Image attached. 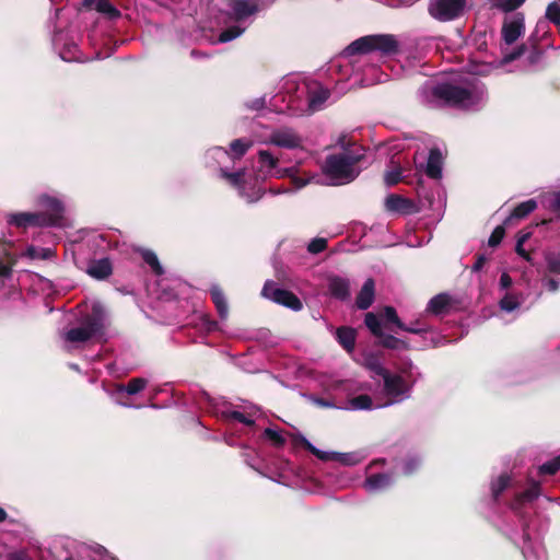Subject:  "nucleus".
<instances>
[{
	"label": "nucleus",
	"mask_w": 560,
	"mask_h": 560,
	"mask_svg": "<svg viewBox=\"0 0 560 560\" xmlns=\"http://www.w3.org/2000/svg\"><path fill=\"white\" fill-rule=\"evenodd\" d=\"M357 142H347L341 151L328 154L322 165V172L329 183L340 186L352 183L360 174L359 163L363 153L352 148Z\"/></svg>",
	"instance_id": "1"
},
{
	"label": "nucleus",
	"mask_w": 560,
	"mask_h": 560,
	"mask_svg": "<svg viewBox=\"0 0 560 560\" xmlns=\"http://www.w3.org/2000/svg\"><path fill=\"white\" fill-rule=\"evenodd\" d=\"M377 51L383 56H393L399 51V43L392 34L365 35L353 40L343 49V56L351 57Z\"/></svg>",
	"instance_id": "2"
},
{
	"label": "nucleus",
	"mask_w": 560,
	"mask_h": 560,
	"mask_svg": "<svg viewBox=\"0 0 560 560\" xmlns=\"http://www.w3.org/2000/svg\"><path fill=\"white\" fill-rule=\"evenodd\" d=\"M105 311L101 304H93L91 313L84 318L82 326L69 329L65 340L70 343L86 342L104 327Z\"/></svg>",
	"instance_id": "3"
},
{
	"label": "nucleus",
	"mask_w": 560,
	"mask_h": 560,
	"mask_svg": "<svg viewBox=\"0 0 560 560\" xmlns=\"http://www.w3.org/2000/svg\"><path fill=\"white\" fill-rule=\"evenodd\" d=\"M383 378V392L388 397L385 406L400 402L410 397L413 383H408L400 374L390 373L387 369H380Z\"/></svg>",
	"instance_id": "4"
},
{
	"label": "nucleus",
	"mask_w": 560,
	"mask_h": 560,
	"mask_svg": "<svg viewBox=\"0 0 560 560\" xmlns=\"http://www.w3.org/2000/svg\"><path fill=\"white\" fill-rule=\"evenodd\" d=\"M432 95L450 106L467 107L472 104V92L470 90L450 83L434 86Z\"/></svg>",
	"instance_id": "5"
},
{
	"label": "nucleus",
	"mask_w": 560,
	"mask_h": 560,
	"mask_svg": "<svg viewBox=\"0 0 560 560\" xmlns=\"http://www.w3.org/2000/svg\"><path fill=\"white\" fill-rule=\"evenodd\" d=\"M466 8V0H431L429 14L440 21L448 22L459 18Z\"/></svg>",
	"instance_id": "6"
},
{
	"label": "nucleus",
	"mask_w": 560,
	"mask_h": 560,
	"mask_svg": "<svg viewBox=\"0 0 560 560\" xmlns=\"http://www.w3.org/2000/svg\"><path fill=\"white\" fill-rule=\"evenodd\" d=\"M261 295L293 311H300L303 307L301 300L293 292L278 288L271 280L265 282Z\"/></svg>",
	"instance_id": "7"
},
{
	"label": "nucleus",
	"mask_w": 560,
	"mask_h": 560,
	"mask_svg": "<svg viewBox=\"0 0 560 560\" xmlns=\"http://www.w3.org/2000/svg\"><path fill=\"white\" fill-rule=\"evenodd\" d=\"M40 205L47 210L43 211L44 218L49 226H57L63 218V205L55 197L44 195L40 197Z\"/></svg>",
	"instance_id": "8"
},
{
	"label": "nucleus",
	"mask_w": 560,
	"mask_h": 560,
	"mask_svg": "<svg viewBox=\"0 0 560 560\" xmlns=\"http://www.w3.org/2000/svg\"><path fill=\"white\" fill-rule=\"evenodd\" d=\"M525 32L523 13H516L511 21H504L501 30L502 38L508 45L514 44Z\"/></svg>",
	"instance_id": "9"
},
{
	"label": "nucleus",
	"mask_w": 560,
	"mask_h": 560,
	"mask_svg": "<svg viewBox=\"0 0 560 560\" xmlns=\"http://www.w3.org/2000/svg\"><path fill=\"white\" fill-rule=\"evenodd\" d=\"M385 208L389 212L399 214H412L417 212L413 200L397 194H390L385 199Z\"/></svg>",
	"instance_id": "10"
},
{
	"label": "nucleus",
	"mask_w": 560,
	"mask_h": 560,
	"mask_svg": "<svg viewBox=\"0 0 560 560\" xmlns=\"http://www.w3.org/2000/svg\"><path fill=\"white\" fill-rule=\"evenodd\" d=\"M457 301L447 293H439L433 296L429 303L427 311L433 315H444L451 313V311L456 310Z\"/></svg>",
	"instance_id": "11"
},
{
	"label": "nucleus",
	"mask_w": 560,
	"mask_h": 560,
	"mask_svg": "<svg viewBox=\"0 0 560 560\" xmlns=\"http://www.w3.org/2000/svg\"><path fill=\"white\" fill-rule=\"evenodd\" d=\"M10 224H14L18 228H28V226H39L45 228L49 226L46 222L44 214L42 212H20L12 214L10 220Z\"/></svg>",
	"instance_id": "12"
},
{
	"label": "nucleus",
	"mask_w": 560,
	"mask_h": 560,
	"mask_svg": "<svg viewBox=\"0 0 560 560\" xmlns=\"http://www.w3.org/2000/svg\"><path fill=\"white\" fill-rule=\"evenodd\" d=\"M388 170L384 172V184L387 187H393L399 183L409 184L408 176L404 175L405 168L393 156L389 161Z\"/></svg>",
	"instance_id": "13"
},
{
	"label": "nucleus",
	"mask_w": 560,
	"mask_h": 560,
	"mask_svg": "<svg viewBox=\"0 0 560 560\" xmlns=\"http://www.w3.org/2000/svg\"><path fill=\"white\" fill-rule=\"evenodd\" d=\"M442 167H443V154L439 148L434 147L429 152L424 172H425L427 176L432 179H441L442 178Z\"/></svg>",
	"instance_id": "14"
},
{
	"label": "nucleus",
	"mask_w": 560,
	"mask_h": 560,
	"mask_svg": "<svg viewBox=\"0 0 560 560\" xmlns=\"http://www.w3.org/2000/svg\"><path fill=\"white\" fill-rule=\"evenodd\" d=\"M328 290L332 298L346 301L350 298V282L340 276L328 278Z\"/></svg>",
	"instance_id": "15"
},
{
	"label": "nucleus",
	"mask_w": 560,
	"mask_h": 560,
	"mask_svg": "<svg viewBox=\"0 0 560 560\" xmlns=\"http://www.w3.org/2000/svg\"><path fill=\"white\" fill-rule=\"evenodd\" d=\"M259 0H232L231 8L236 21L245 20L258 11Z\"/></svg>",
	"instance_id": "16"
},
{
	"label": "nucleus",
	"mask_w": 560,
	"mask_h": 560,
	"mask_svg": "<svg viewBox=\"0 0 560 560\" xmlns=\"http://www.w3.org/2000/svg\"><path fill=\"white\" fill-rule=\"evenodd\" d=\"M375 298V283L372 278H369L363 283L360 292L355 298V306L359 310H368L374 302Z\"/></svg>",
	"instance_id": "17"
},
{
	"label": "nucleus",
	"mask_w": 560,
	"mask_h": 560,
	"mask_svg": "<svg viewBox=\"0 0 560 560\" xmlns=\"http://www.w3.org/2000/svg\"><path fill=\"white\" fill-rule=\"evenodd\" d=\"M83 7L88 10L95 9L97 12L106 15L109 20H117L121 12L108 0H83Z\"/></svg>",
	"instance_id": "18"
},
{
	"label": "nucleus",
	"mask_w": 560,
	"mask_h": 560,
	"mask_svg": "<svg viewBox=\"0 0 560 560\" xmlns=\"http://www.w3.org/2000/svg\"><path fill=\"white\" fill-rule=\"evenodd\" d=\"M11 242L0 241V253L3 254L5 259L0 257V277H9L12 272V267L16 262L15 255L10 253V248L12 247Z\"/></svg>",
	"instance_id": "19"
},
{
	"label": "nucleus",
	"mask_w": 560,
	"mask_h": 560,
	"mask_svg": "<svg viewBox=\"0 0 560 560\" xmlns=\"http://www.w3.org/2000/svg\"><path fill=\"white\" fill-rule=\"evenodd\" d=\"M336 339L347 352H352L355 347L357 331L352 327L341 326L336 330Z\"/></svg>",
	"instance_id": "20"
},
{
	"label": "nucleus",
	"mask_w": 560,
	"mask_h": 560,
	"mask_svg": "<svg viewBox=\"0 0 560 560\" xmlns=\"http://www.w3.org/2000/svg\"><path fill=\"white\" fill-rule=\"evenodd\" d=\"M113 272V266L108 258H102L93 261L89 268L88 273L97 280L107 279Z\"/></svg>",
	"instance_id": "21"
},
{
	"label": "nucleus",
	"mask_w": 560,
	"mask_h": 560,
	"mask_svg": "<svg viewBox=\"0 0 560 560\" xmlns=\"http://www.w3.org/2000/svg\"><path fill=\"white\" fill-rule=\"evenodd\" d=\"M537 208V202L534 199H528L518 203L504 220L505 225H511L514 220H522L526 218Z\"/></svg>",
	"instance_id": "22"
},
{
	"label": "nucleus",
	"mask_w": 560,
	"mask_h": 560,
	"mask_svg": "<svg viewBox=\"0 0 560 560\" xmlns=\"http://www.w3.org/2000/svg\"><path fill=\"white\" fill-rule=\"evenodd\" d=\"M209 293L213 304L215 305L219 316L222 319H225L229 315V306L223 290L221 287L214 284L210 288Z\"/></svg>",
	"instance_id": "23"
},
{
	"label": "nucleus",
	"mask_w": 560,
	"mask_h": 560,
	"mask_svg": "<svg viewBox=\"0 0 560 560\" xmlns=\"http://www.w3.org/2000/svg\"><path fill=\"white\" fill-rule=\"evenodd\" d=\"M380 317L384 322V326L386 329L394 331L395 326L397 329L405 328V323L401 322L399 318L397 311L394 306L386 305L383 307L382 312L380 313Z\"/></svg>",
	"instance_id": "24"
},
{
	"label": "nucleus",
	"mask_w": 560,
	"mask_h": 560,
	"mask_svg": "<svg viewBox=\"0 0 560 560\" xmlns=\"http://www.w3.org/2000/svg\"><path fill=\"white\" fill-rule=\"evenodd\" d=\"M252 143L253 142H231L229 150L217 147L215 151L224 153L234 162L245 155Z\"/></svg>",
	"instance_id": "25"
},
{
	"label": "nucleus",
	"mask_w": 560,
	"mask_h": 560,
	"mask_svg": "<svg viewBox=\"0 0 560 560\" xmlns=\"http://www.w3.org/2000/svg\"><path fill=\"white\" fill-rule=\"evenodd\" d=\"M377 345L388 350H409L408 341L397 338L394 335L385 334L378 338Z\"/></svg>",
	"instance_id": "26"
},
{
	"label": "nucleus",
	"mask_w": 560,
	"mask_h": 560,
	"mask_svg": "<svg viewBox=\"0 0 560 560\" xmlns=\"http://www.w3.org/2000/svg\"><path fill=\"white\" fill-rule=\"evenodd\" d=\"M364 324L366 328L370 330L372 336L375 338H381L384 335L383 326H382V318L380 317V314L376 315L373 312H369L364 316Z\"/></svg>",
	"instance_id": "27"
},
{
	"label": "nucleus",
	"mask_w": 560,
	"mask_h": 560,
	"mask_svg": "<svg viewBox=\"0 0 560 560\" xmlns=\"http://www.w3.org/2000/svg\"><path fill=\"white\" fill-rule=\"evenodd\" d=\"M220 176L229 182V184L237 189L244 188L245 168H241L236 172H229L226 168H220Z\"/></svg>",
	"instance_id": "28"
},
{
	"label": "nucleus",
	"mask_w": 560,
	"mask_h": 560,
	"mask_svg": "<svg viewBox=\"0 0 560 560\" xmlns=\"http://www.w3.org/2000/svg\"><path fill=\"white\" fill-rule=\"evenodd\" d=\"M393 482L390 475L388 474H373L365 480V486L371 490L383 489L389 487Z\"/></svg>",
	"instance_id": "29"
},
{
	"label": "nucleus",
	"mask_w": 560,
	"mask_h": 560,
	"mask_svg": "<svg viewBox=\"0 0 560 560\" xmlns=\"http://www.w3.org/2000/svg\"><path fill=\"white\" fill-rule=\"evenodd\" d=\"M139 253L141 255V258L143 259V261L151 267L152 271L156 276H162L164 273V269H163L162 265L160 264V260H159L156 254L153 250L140 249Z\"/></svg>",
	"instance_id": "30"
},
{
	"label": "nucleus",
	"mask_w": 560,
	"mask_h": 560,
	"mask_svg": "<svg viewBox=\"0 0 560 560\" xmlns=\"http://www.w3.org/2000/svg\"><path fill=\"white\" fill-rule=\"evenodd\" d=\"M540 483L535 480H530L528 487L521 493L517 494L520 502H532L540 495Z\"/></svg>",
	"instance_id": "31"
},
{
	"label": "nucleus",
	"mask_w": 560,
	"mask_h": 560,
	"mask_svg": "<svg viewBox=\"0 0 560 560\" xmlns=\"http://www.w3.org/2000/svg\"><path fill=\"white\" fill-rule=\"evenodd\" d=\"M147 380L142 377H133L126 385H120L118 392H126L129 395H136L144 389Z\"/></svg>",
	"instance_id": "32"
},
{
	"label": "nucleus",
	"mask_w": 560,
	"mask_h": 560,
	"mask_svg": "<svg viewBox=\"0 0 560 560\" xmlns=\"http://www.w3.org/2000/svg\"><path fill=\"white\" fill-rule=\"evenodd\" d=\"M258 156L259 163L261 168L265 170V173L267 175H272V171L278 164V159L268 151H259Z\"/></svg>",
	"instance_id": "33"
},
{
	"label": "nucleus",
	"mask_w": 560,
	"mask_h": 560,
	"mask_svg": "<svg viewBox=\"0 0 560 560\" xmlns=\"http://www.w3.org/2000/svg\"><path fill=\"white\" fill-rule=\"evenodd\" d=\"M330 96V93L326 89H320L312 93L308 97V105L312 109H318Z\"/></svg>",
	"instance_id": "34"
},
{
	"label": "nucleus",
	"mask_w": 560,
	"mask_h": 560,
	"mask_svg": "<svg viewBox=\"0 0 560 560\" xmlns=\"http://www.w3.org/2000/svg\"><path fill=\"white\" fill-rule=\"evenodd\" d=\"M511 478L509 475H501L499 478L491 483L492 497L498 500L502 492L509 487Z\"/></svg>",
	"instance_id": "35"
},
{
	"label": "nucleus",
	"mask_w": 560,
	"mask_h": 560,
	"mask_svg": "<svg viewBox=\"0 0 560 560\" xmlns=\"http://www.w3.org/2000/svg\"><path fill=\"white\" fill-rule=\"evenodd\" d=\"M303 447L315 455L320 460H335L336 453H327L315 447L310 441L305 438H302Z\"/></svg>",
	"instance_id": "36"
},
{
	"label": "nucleus",
	"mask_w": 560,
	"mask_h": 560,
	"mask_svg": "<svg viewBox=\"0 0 560 560\" xmlns=\"http://www.w3.org/2000/svg\"><path fill=\"white\" fill-rule=\"evenodd\" d=\"M350 405L355 410H370L373 407V400L368 394H361L351 398Z\"/></svg>",
	"instance_id": "37"
},
{
	"label": "nucleus",
	"mask_w": 560,
	"mask_h": 560,
	"mask_svg": "<svg viewBox=\"0 0 560 560\" xmlns=\"http://www.w3.org/2000/svg\"><path fill=\"white\" fill-rule=\"evenodd\" d=\"M526 0H491L492 7L503 12H512L518 9Z\"/></svg>",
	"instance_id": "38"
},
{
	"label": "nucleus",
	"mask_w": 560,
	"mask_h": 560,
	"mask_svg": "<svg viewBox=\"0 0 560 560\" xmlns=\"http://www.w3.org/2000/svg\"><path fill=\"white\" fill-rule=\"evenodd\" d=\"M560 470V455L548 460L538 467L539 475L552 476Z\"/></svg>",
	"instance_id": "39"
},
{
	"label": "nucleus",
	"mask_w": 560,
	"mask_h": 560,
	"mask_svg": "<svg viewBox=\"0 0 560 560\" xmlns=\"http://www.w3.org/2000/svg\"><path fill=\"white\" fill-rule=\"evenodd\" d=\"M547 269L550 273L560 275V254H546Z\"/></svg>",
	"instance_id": "40"
},
{
	"label": "nucleus",
	"mask_w": 560,
	"mask_h": 560,
	"mask_svg": "<svg viewBox=\"0 0 560 560\" xmlns=\"http://www.w3.org/2000/svg\"><path fill=\"white\" fill-rule=\"evenodd\" d=\"M264 436L268 439L276 447H282L287 442L283 435L271 428L265 429Z\"/></svg>",
	"instance_id": "41"
},
{
	"label": "nucleus",
	"mask_w": 560,
	"mask_h": 560,
	"mask_svg": "<svg viewBox=\"0 0 560 560\" xmlns=\"http://www.w3.org/2000/svg\"><path fill=\"white\" fill-rule=\"evenodd\" d=\"M505 224L503 223L502 225H498L491 233L489 240H488V245L490 247H497L498 245H500V243L502 242L504 235H505Z\"/></svg>",
	"instance_id": "42"
},
{
	"label": "nucleus",
	"mask_w": 560,
	"mask_h": 560,
	"mask_svg": "<svg viewBox=\"0 0 560 560\" xmlns=\"http://www.w3.org/2000/svg\"><path fill=\"white\" fill-rule=\"evenodd\" d=\"M421 462L417 457H408L404 462L402 471L406 476H411L420 468Z\"/></svg>",
	"instance_id": "43"
},
{
	"label": "nucleus",
	"mask_w": 560,
	"mask_h": 560,
	"mask_svg": "<svg viewBox=\"0 0 560 560\" xmlns=\"http://www.w3.org/2000/svg\"><path fill=\"white\" fill-rule=\"evenodd\" d=\"M327 240L323 237H316L312 240L307 245V250L311 254H319L327 248Z\"/></svg>",
	"instance_id": "44"
},
{
	"label": "nucleus",
	"mask_w": 560,
	"mask_h": 560,
	"mask_svg": "<svg viewBox=\"0 0 560 560\" xmlns=\"http://www.w3.org/2000/svg\"><path fill=\"white\" fill-rule=\"evenodd\" d=\"M546 18L556 25H560V5L557 2H552L547 7Z\"/></svg>",
	"instance_id": "45"
},
{
	"label": "nucleus",
	"mask_w": 560,
	"mask_h": 560,
	"mask_svg": "<svg viewBox=\"0 0 560 560\" xmlns=\"http://www.w3.org/2000/svg\"><path fill=\"white\" fill-rule=\"evenodd\" d=\"M499 304H500V307L503 311H506V312H512V311L516 310L520 306V303L516 300V298L511 295V294H505L501 299Z\"/></svg>",
	"instance_id": "46"
},
{
	"label": "nucleus",
	"mask_w": 560,
	"mask_h": 560,
	"mask_svg": "<svg viewBox=\"0 0 560 560\" xmlns=\"http://www.w3.org/2000/svg\"><path fill=\"white\" fill-rule=\"evenodd\" d=\"M241 33H242V30L237 26L228 27L226 30L221 32V34L219 36V40L221 43H228V42L233 40L236 37H238L241 35Z\"/></svg>",
	"instance_id": "47"
},
{
	"label": "nucleus",
	"mask_w": 560,
	"mask_h": 560,
	"mask_svg": "<svg viewBox=\"0 0 560 560\" xmlns=\"http://www.w3.org/2000/svg\"><path fill=\"white\" fill-rule=\"evenodd\" d=\"M400 330L415 335H423L428 332V327L424 324L417 320L415 323H411L410 325L405 324V328H401Z\"/></svg>",
	"instance_id": "48"
},
{
	"label": "nucleus",
	"mask_w": 560,
	"mask_h": 560,
	"mask_svg": "<svg viewBox=\"0 0 560 560\" xmlns=\"http://www.w3.org/2000/svg\"><path fill=\"white\" fill-rule=\"evenodd\" d=\"M228 417H229V419L235 420V421L243 423L247 427H252L255 424V421L253 419L248 418L245 413L237 411V410L231 411Z\"/></svg>",
	"instance_id": "49"
},
{
	"label": "nucleus",
	"mask_w": 560,
	"mask_h": 560,
	"mask_svg": "<svg viewBox=\"0 0 560 560\" xmlns=\"http://www.w3.org/2000/svg\"><path fill=\"white\" fill-rule=\"evenodd\" d=\"M527 47L525 44L517 46L511 52L506 54L503 58L504 62H512L523 56L526 51Z\"/></svg>",
	"instance_id": "50"
},
{
	"label": "nucleus",
	"mask_w": 560,
	"mask_h": 560,
	"mask_svg": "<svg viewBox=\"0 0 560 560\" xmlns=\"http://www.w3.org/2000/svg\"><path fill=\"white\" fill-rule=\"evenodd\" d=\"M335 460L343 465H355L359 462V459L350 453H336Z\"/></svg>",
	"instance_id": "51"
},
{
	"label": "nucleus",
	"mask_w": 560,
	"mask_h": 560,
	"mask_svg": "<svg viewBox=\"0 0 560 560\" xmlns=\"http://www.w3.org/2000/svg\"><path fill=\"white\" fill-rule=\"evenodd\" d=\"M533 49L529 52L528 60L532 65L537 63L542 57V50L537 46L536 42L532 45Z\"/></svg>",
	"instance_id": "52"
},
{
	"label": "nucleus",
	"mask_w": 560,
	"mask_h": 560,
	"mask_svg": "<svg viewBox=\"0 0 560 560\" xmlns=\"http://www.w3.org/2000/svg\"><path fill=\"white\" fill-rule=\"evenodd\" d=\"M355 131H359V136L363 137L364 135L362 133V129L359 128V129H353L351 130L350 132H341L337 140H340V141H343V140H352L354 138V132Z\"/></svg>",
	"instance_id": "53"
},
{
	"label": "nucleus",
	"mask_w": 560,
	"mask_h": 560,
	"mask_svg": "<svg viewBox=\"0 0 560 560\" xmlns=\"http://www.w3.org/2000/svg\"><path fill=\"white\" fill-rule=\"evenodd\" d=\"M7 560H31L24 551H15L8 555Z\"/></svg>",
	"instance_id": "54"
},
{
	"label": "nucleus",
	"mask_w": 560,
	"mask_h": 560,
	"mask_svg": "<svg viewBox=\"0 0 560 560\" xmlns=\"http://www.w3.org/2000/svg\"><path fill=\"white\" fill-rule=\"evenodd\" d=\"M512 278L509 273L503 272L500 277V287L501 289H509L512 285Z\"/></svg>",
	"instance_id": "55"
},
{
	"label": "nucleus",
	"mask_w": 560,
	"mask_h": 560,
	"mask_svg": "<svg viewBox=\"0 0 560 560\" xmlns=\"http://www.w3.org/2000/svg\"><path fill=\"white\" fill-rule=\"evenodd\" d=\"M269 140L276 141V140H295L294 136L291 133H280V132H273Z\"/></svg>",
	"instance_id": "56"
},
{
	"label": "nucleus",
	"mask_w": 560,
	"mask_h": 560,
	"mask_svg": "<svg viewBox=\"0 0 560 560\" xmlns=\"http://www.w3.org/2000/svg\"><path fill=\"white\" fill-rule=\"evenodd\" d=\"M487 258L485 255H478L477 256V259H476V262L472 266V271H479L482 269L485 262H486Z\"/></svg>",
	"instance_id": "57"
},
{
	"label": "nucleus",
	"mask_w": 560,
	"mask_h": 560,
	"mask_svg": "<svg viewBox=\"0 0 560 560\" xmlns=\"http://www.w3.org/2000/svg\"><path fill=\"white\" fill-rule=\"evenodd\" d=\"M411 369H412V362L409 359L404 361L401 363V366L399 368L400 372L406 375H408L410 373Z\"/></svg>",
	"instance_id": "58"
},
{
	"label": "nucleus",
	"mask_w": 560,
	"mask_h": 560,
	"mask_svg": "<svg viewBox=\"0 0 560 560\" xmlns=\"http://www.w3.org/2000/svg\"><path fill=\"white\" fill-rule=\"evenodd\" d=\"M515 252L521 256L523 257L524 259H526L527 261H530V256L529 254L524 249L523 245L522 244H516L515 246Z\"/></svg>",
	"instance_id": "59"
},
{
	"label": "nucleus",
	"mask_w": 560,
	"mask_h": 560,
	"mask_svg": "<svg viewBox=\"0 0 560 560\" xmlns=\"http://www.w3.org/2000/svg\"><path fill=\"white\" fill-rule=\"evenodd\" d=\"M369 369L373 371L376 375L382 377V372H380V369H385L381 363L378 362H370Z\"/></svg>",
	"instance_id": "60"
},
{
	"label": "nucleus",
	"mask_w": 560,
	"mask_h": 560,
	"mask_svg": "<svg viewBox=\"0 0 560 560\" xmlns=\"http://www.w3.org/2000/svg\"><path fill=\"white\" fill-rule=\"evenodd\" d=\"M548 289L551 292H557L559 290V282L552 278L548 279Z\"/></svg>",
	"instance_id": "61"
},
{
	"label": "nucleus",
	"mask_w": 560,
	"mask_h": 560,
	"mask_svg": "<svg viewBox=\"0 0 560 560\" xmlns=\"http://www.w3.org/2000/svg\"><path fill=\"white\" fill-rule=\"evenodd\" d=\"M277 145L279 147H282V148H288V149H294L296 147H299V142H289V141H285V142H275Z\"/></svg>",
	"instance_id": "62"
},
{
	"label": "nucleus",
	"mask_w": 560,
	"mask_h": 560,
	"mask_svg": "<svg viewBox=\"0 0 560 560\" xmlns=\"http://www.w3.org/2000/svg\"><path fill=\"white\" fill-rule=\"evenodd\" d=\"M265 191L264 190H258L254 197L252 196H247V201L248 202H255L257 200H259L262 196H264Z\"/></svg>",
	"instance_id": "63"
},
{
	"label": "nucleus",
	"mask_w": 560,
	"mask_h": 560,
	"mask_svg": "<svg viewBox=\"0 0 560 560\" xmlns=\"http://www.w3.org/2000/svg\"><path fill=\"white\" fill-rule=\"evenodd\" d=\"M316 404L320 407L329 408L332 407V404L324 398H317Z\"/></svg>",
	"instance_id": "64"
}]
</instances>
